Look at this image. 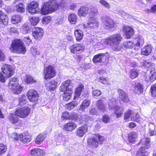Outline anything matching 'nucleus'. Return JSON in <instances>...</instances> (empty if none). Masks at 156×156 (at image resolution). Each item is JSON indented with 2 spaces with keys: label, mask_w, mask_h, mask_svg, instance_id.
<instances>
[{
  "label": "nucleus",
  "mask_w": 156,
  "mask_h": 156,
  "mask_svg": "<svg viewBox=\"0 0 156 156\" xmlns=\"http://www.w3.org/2000/svg\"><path fill=\"white\" fill-rule=\"evenodd\" d=\"M9 49L12 52L22 54H24L27 51L23 42L18 39L12 41Z\"/></svg>",
  "instance_id": "1"
},
{
  "label": "nucleus",
  "mask_w": 156,
  "mask_h": 156,
  "mask_svg": "<svg viewBox=\"0 0 156 156\" xmlns=\"http://www.w3.org/2000/svg\"><path fill=\"white\" fill-rule=\"evenodd\" d=\"M56 0H50L49 2H46L42 8L41 12L42 14L46 15L55 11L58 7Z\"/></svg>",
  "instance_id": "2"
},
{
  "label": "nucleus",
  "mask_w": 156,
  "mask_h": 156,
  "mask_svg": "<svg viewBox=\"0 0 156 156\" xmlns=\"http://www.w3.org/2000/svg\"><path fill=\"white\" fill-rule=\"evenodd\" d=\"M122 39V36L119 34H113L108 38V44L113 48H115L119 44Z\"/></svg>",
  "instance_id": "3"
},
{
  "label": "nucleus",
  "mask_w": 156,
  "mask_h": 156,
  "mask_svg": "<svg viewBox=\"0 0 156 156\" xmlns=\"http://www.w3.org/2000/svg\"><path fill=\"white\" fill-rule=\"evenodd\" d=\"M1 69L4 76L0 73V81L4 83L5 81V78L10 77L12 75L13 73L11 66L6 64L2 66Z\"/></svg>",
  "instance_id": "4"
},
{
  "label": "nucleus",
  "mask_w": 156,
  "mask_h": 156,
  "mask_svg": "<svg viewBox=\"0 0 156 156\" xmlns=\"http://www.w3.org/2000/svg\"><path fill=\"white\" fill-rule=\"evenodd\" d=\"M56 74L54 67L51 65H49L44 68V79L46 80L50 79L54 76Z\"/></svg>",
  "instance_id": "5"
},
{
  "label": "nucleus",
  "mask_w": 156,
  "mask_h": 156,
  "mask_svg": "<svg viewBox=\"0 0 156 156\" xmlns=\"http://www.w3.org/2000/svg\"><path fill=\"white\" fill-rule=\"evenodd\" d=\"M117 102L116 101H110L109 102L108 107L110 108H113L115 110L114 114L115 115V117L119 118L121 117L123 113V109L120 106H115V104Z\"/></svg>",
  "instance_id": "6"
},
{
  "label": "nucleus",
  "mask_w": 156,
  "mask_h": 156,
  "mask_svg": "<svg viewBox=\"0 0 156 156\" xmlns=\"http://www.w3.org/2000/svg\"><path fill=\"white\" fill-rule=\"evenodd\" d=\"M30 111V109L29 108L25 107L17 109L15 111V113L18 116L21 118H23L28 115Z\"/></svg>",
  "instance_id": "7"
},
{
  "label": "nucleus",
  "mask_w": 156,
  "mask_h": 156,
  "mask_svg": "<svg viewBox=\"0 0 156 156\" xmlns=\"http://www.w3.org/2000/svg\"><path fill=\"white\" fill-rule=\"evenodd\" d=\"M72 88L70 80H67L62 83L60 87V90L65 93L71 91Z\"/></svg>",
  "instance_id": "8"
},
{
  "label": "nucleus",
  "mask_w": 156,
  "mask_h": 156,
  "mask_svg": "<svg viewBox=\"0 0 156 156\" xmlns=\"http://www.w3.org/2000/svg\"><path fill=\"white\" fill-rule=\"evenodd\" d=\"M37 2L34 1L31 2L28 4L27 10L30 14H34L39 10Z\"/></svg>",
  "instance_id": "9"
},
{
  "label": "nucleus",
  "mask_w": 156,
  "mask_h": 156,
  "mask_svg": "<svg viewBox=\"0 0 156 156\" xmlns=\"http://www.w3.org/2000/svg\"><path fill=\"white\" fill-rule=\"evenodd\" d=\"M118 99L120 102L128 103L129 101V99L128 95L122 90L118 89Z\"/></svg>",
  "instance_id": "10"
},
{
  "label": "nucleus",
  "mask_w": 156,
  "mask_h": 156,
  "mask_svg": "<svg viewBox=\"0 0 156 156\" xmlns=\"http://www.w3.org/2000/svg\"><path fill=\"white\" fill-rule=\"evenodd\" d=\"M122 30L124 32L126 38L127 39H130L134 34V29L130 26H124Z\"/></svg>",
  "instance_id": "11"
},
{
  "label": "nucleus",
  "mask_w": 156,
  "mask_h": 156,
  "mask_svg": "<svg viewBox=\"0 0 156 156\" xmlns=\"http://www.w3.org/2000/svg\"><path fill=\"white\" fill-rule=\"evenodd\" d=\"M69 48L72 53L74 54H78L83 51L84 47L80 44H76L71 46Z\"/></svg>",
  "instance_id": "12"
},
{
  "label": "nucleus",
  "mask_w": 156,
  "mask_h": 156,
  "mask_svg": "<svg viewBox=\"0 0 156 156\" xmlns=\"http://www.w3.org/2000/svg\"><path fill=\"white\" fill-rule=\"evenodd\" d=\"M44 31L41 28L34 27L32 30V34L36 39L41 38L43 35Z\"/></svg>",
  "instance_id": "13"
},
{
  "label": "nucleus",
  "mask_w": 156,
  "mask_h": 156,
  "mask_svg": "<svg viewBox=\"0 0 156 156\" xmlns=\"http://www.w3.org/2000/svg\"><path fill=\"white\" fill-rule=\"evenodd\" d=\"M27 97L30 101L34 102L37 101L38 95L37 92L34 90H29L27 94Z\"/></svg>",
  "instance_id": "14"
},
{
  "label": "nucleus",
  "mask_w": 156,
  "mask_h": 156,
  "mask_svg": "<svg viewBox=\"0 0 156 156\" xmlns=\"http://www.w3.org/2000/svg\"><path fill=\"white\" fill-rule=\"evenodd\" d=\"M83 26L84 28L87 27L94 28L97 27L98 26L97 20L94 18L90 17L89 20L87 27L84 24H83Z\"/></svg>",
  "instance_id": "15"
},
{
  "label": "nucleus",
  "mask_w": 156,
  "mask_h": 156,
  "mask_svg": "<svg viewBox=\"0 0 156 156\" xmlns=\"http://www.w3.org/2000/svg\"><path fill=\"white\" fill-rule=\"evenodd\" d=\"M133 43L134 45V49H138L141 46L144 44V41L143 38L137 37L135 38Z\"/></svg>",
  "instance_id": "16"
},
{
  "label": "nucleus",
  "mask_w": 156,
  "mask_h": 156,
  "mask_svg": "<svg viewBox=\"0 0 156 156\" xmlns=\"http://www.w3.org/2000/svg\"><path fill=\"white\" fill-rule=\"evenodd\" d=\"M105 59V57L104 53H100L95 55L93 58V62L95 64L104 62Z\"/></svg>",
  "instance_id": "17"
},
{
  "label": "nucleus",
  "mask_w": 156,
  "mask_h": 156,
  "mask_svg": "<svg viewBox=\"0 0 156 156\" xmlns=\"http://www.w3.org/2000/svg\"><path fill=\"white\" fill-rule=\"evenodd\" d=\"M87 131V128L85 126L79 127L76 130V135L79 137H82L85 134Z\"/></svg>",
  "instance_id": "18"
},
{
  "label": "nucleus",
  "mask_w": 156,
  "mask_h": 156,
  "mask_svg": "<svg viewBox=\"0 0 156 156\" xmlns=\"http://www.w3.org/2000/svg\"><path fill=\"white\" fill-rule=\"evenodd\" d=\"M137 137V134L135 131L130 132L128 136V142L131 144H134Z\"/></svg>",
  "instance_id": "19"
},
{
  "label": "nucleus",
  "mask_w": 156,
  "mask_h": 156,
  "mask_svg": "<svg viewBox=\"0 0 156 156\" xmlns=\"http://www.w3.org/2000/svg\"><path fill=\"white\" fill-rule=\"evenodd\" d=\"M87 142L89 147L92 148L97 147L98 144V140H97L96 137L89 139Z\"/></svg>",
  "instance_id": "20"
},
{
  "label": "nucleus",
  "mask_w": 156,
  "mask_h": 156,
  "mask_svg": "<svg viewBox=\"0 0 156 156\" xmlns=\"http://www.w3.org/2000/svg\"><path fill=\"white\" fill-rule=\"evenodd\" d=\"M77 124L74 122H69L65 124L64 126V129L66 131H72L77 127Z\"/></svg>",
  "instance_id": "21"
},
{
  "label": "nucleus",
  "mask_w": 156,
  "mask_h": 156,
  "mask_svg": "<svg viewBox=\"0 0 156 156\" xmlns=\"http://www.w3.org/2000/svg\"><path fill=\"white\" fill-rule=\"evenodd\" d=\"M30 154L34 156H43L45 154L44 151L39 148H35L31 150Z\"/></svg>",
  "instance_id": "22"
},
{
  "label": "nucleus",
  "mask_w": 156,
  "mask_h": 156,
  "mask_svg": "<svg viewBox=\"0 0 156 156\" xmlns=\"http://www.w3.org/2000/svg\"><path fill=\"white\" fill-rule=\"evenodd\" d=\"M152 51L151 48L149 45L144 47L141 50V54L147 56L150 55Z\"/></svg>",
  "instance_id": "23"
},
{
  "label": "nucleus",
  "mask_w": 156,
  "mask_h": 156,
  "mask_svg": "<svg viewBox=\"0 0 156 156\" xmlns=\"http://www.w3.org/2000/svg\"><path fill=\"white\" fill-rule=\"evenodd\" d=\"M20 138L23 143H25L29 142L31 140V136L28 133H23L19 135Z\"/></svg>",
  "instance_id": "24"
},
{
  "label": "nucleus",
  "mask_w": 156,
  "mask_h": 156,
  "mask_svg": "<svg viewBox=\"0 0 156 156\" xmlns=\"http://www.w3.org/2000/svg\"><path fill=\"white\" fill-rule=\"evenodd\" d=\"M145 148L143 147H140L137 151L136 156H149L147 150H145Z\"/></svg>",
  "instance_id": "25"
},
{
  "label": "nucleus",
  "mask_w": 156,
  "mask_h": 156,
  "mask_svg": "<svg viewBox=\"0 0 156 156\" xmlns=\"http://www.w3.org/2000/svg\"><path fill=\"white\" fill-rule=\"evenodd\" d=\"M18 81L16 78H13L10 79L9 81L8 87L10 89H14L18 85Z\"/></svg>",
  "instance_id": "26"
},
{
  "label": "nucleus",
  "mask_w": 156,
  "mask_h": 156,
  "mask_svg": "<svg viewBox=\"0 0 156 156\" xmlns=\"http://www.w3.org/2000/svg\"><path fill=\"white\" fill-rule=\"evenodd\" d=\"M89 12V8L87 7H82L79 10L78 13L80 16H85Z\"/></svg>",
  "instance_id": "27"
},
{
  "label": "nucleus",
  "mask_w": 156,
  "mask_h": 156,
  "mask_svg": "<svg viewBox=\"0 0 156 156\" xmlns=\"http://www.w3.org/2000/svg\"><path fill=\"white\" fill-rule=\"evenodd\" d=\"M8 17L7 16L0 11V23L6 25L8 23Z\"/></svg>",
  "instance_id": "28"
},
{
  "label": "nucleus",
  "mask_w": 156,
  "mask_h": 156,
  "mask_svg": "<svg viewBox=\"0 0 156 156\" xmlns=\"http://www.w3.org/2000/svg\"><path fill=\"white\" fill-rule=\"evenodd\" d=\"M90 104V101L89 100H83L80 105L79 110L81 112L84 111L89 106Z\"/></svg>",
  "instance_id": "29"
},
{
  "label": "nucleus",
  "mask_w": 156,
  "mask_h": 156,
  "mask_svg": "<svg viewBox=\"0 0 156 156\" xmlns=\"http://www.w3.org/2000/svg\"><path fill=\"white\" fill-rule=\"evenodd\" d=\"M96 105L98 109L102 112H104L106 110V105L101 100L98 101L97 102Z\"/></svg>",
  "instance_id": "30"
},
{
  "label": "nucleus",
  "mask_w": 156,
  "mask_h": 156,
  "mask_svg": "<svg viewBox=\"0 0 156 156\" xmlns=\"http://www.w3.org/2000/svg\"><path fill=\"white\" fill-rule=\"evenodd\" d=\"M139 73L138 70L136 69H133L130 70L129 76L132 79H134L138 76Z\"/></svg>",
  "instance_id": "31"
},
{
  "label": "nucleus",
  "mask_w": 156,
  "mask_h": 156,
  "mask_svg": "<svg viewBox=\"0 0 156 156\" xmlns=\"http://www.w3.org/2000/svg\"><path fill=\"white\" fill-rule=\"evenodd\" d=\"M16 115L13 114H10L8 116L9 121L13 124L16 123L18 120V118Z\"/></svg>",
  "instance_id": "32"
},
{
  "label": "nucleus",
  "mask_w": 156,
  "mask_h": 156,
  "mask_svg": "<svg viewBox=\"0 0 156 156\" xmlns=\"http://www.w3.org/2000/svg\"><path fill=\"white\" fill-rule=\"evenodd\" d=\"M122 47L124 49H132L134 48L133 43L131 41H125L123 43Z\"/></svg>",
  "instance_id": "33"
},
{
  "label": "nucleus",
  "mask_w": 156,
  "mask_h": 156,
  "mask_svg": "<svg viewBox=\"0 0 156 156\" xmlns=\"http://www.w3.org/2000/svg\"><path fill=\"white\" fill-rule=\"evenodd\" d=\"M84 90V88L83 85L80 84L78 85L75 90V97L79 96L81 92L83 91Z\"/></svg>",
  "instance_id": "34"
},
{
  "label": "nucleus",
  "mask_w": 156,
  "mask_h": 156,
  "mask_svg": "<svg viewBox=\"0 0 156 156\" xmlns=\"http://www.w3.org/2000/svg\"><path fill=\"white\" fill-rule=\"evenodd\" d=\"M75 36L77 41H80L82 39L83 34L82 31L80 30H76L74 32Z\"/></svg>",
  "instance_id": "35"
},
{
  "label": "nucleus",
  "mask_w": 156,
  "mask_h": 156,
  "mask_svg": "<svg viewBox=\"0 0 156 156\" xmlns=\"http://www.w3.org/2000/svg\"><path fill=\"white\" fill-rule=\"evenodd\" d=\"M21 16L19 15H14L12 16L11 21L13 24H18L21 22Z\"/></svg>",
  "instance_id": "36"
},
{
  "label": "nucleus",
  "mask_w": 156,
  "mask_h": 156,
  "mask_svg": "<svg viewBox=\"0 0 156 156\" xmlns=\"http://www.w3.org/2000/svg\"><path fill=\"white\" fill-rule=\"evenodd\" d=\"M14 9L17 12L22 13L25 10L23 5L22 3H19L15 6Z\"/></svg>",
  "instance_id": "37"
},
{
  "label": "nucleus",
  "mask_w": 156,
  "mask_h": 156,
  "mask_svg": "<svg viewBox=\"0 0 156 156\" xmlns=\"http://www.w3.org/2000/svg\"><path fill=\"white\" fill-rule=\"evenodd\" d=\"M149 80L151 82H153L156 80V70H151L150 72Z\"/></svg>",
  "instance_id": "38"
},
{
  "label": "nucleus",
  "mask_w": 156,
  "mask_h": 156,
  "mask_svg": "<svg viewBox=\"0 0 156 156\" xmlns=\"http://www.w3.org/2000/svg\"><path fill=\"white\" fill-rule=\"evenodd\" d=\"M69 21L71 23H75L77 19V16L74 14H70L68 17Z\"/></svg>",
  "instance_id": "39"
},
{
  "label": "nucleus",
  "mask_w": 156,
  "mask_h": 156,
  "mask_svg": "<svg viewBox=\"0 0 156 156\" xmlns=\"http://www.w3.org/2000/svg\"><path fill=\"white\" fill-rule=\"evenodd\" d=\"M151 138L149 137H147L145 138V141L144 142V146L141 147L145 148V150H147L151 147L150 143L151 142Z\"/></svg>",
  "instance_id": "40"
},
{
  "label": "nucleus",
  "mask_w": 156,
  "mask_h": 156,
  "mask_svg": "<svg viewBox=\"0 0 156 156\" xmlns=\"http://www.w3.org/2000/svg\"><path fill=\"white\" fill-rule=\"evenodd\" d=\"M150 91L151 96L153 98H155L156 97V83L151 86Z\"/></svg>",
  "instance_id": "41"
},
{
  "label": "nucleus",
  "mask_w": 156,
  "mask_h": 156,
  "mask_svg": "<svg viewBox=\"0 0 156 156\" xmlns=\"http://www.w3.org/2000/svg\"><path fill=\"white\" fill-rule=\"evenodd\" d=\"M45 138V135L40 134L36 138L35 140V143L37 144H39L44 140Z\"/></svg>",
  "instance_id": "42"
},
{
  "label": "nucleus",
  "mask_w": 156,
  "mask_h": 156,
  "mask_svg": "<svg viewBox=\"0 0 156 156\" xmlns=\"http://www.w3.org/2000/svg\"><path fill=\"white\" fill-rule=\"evenodd\" d=\"M25 81L27 83H33L36 82V80H35L32 76L29 75H27L26 76Z\"/></svg>",
  "instance_id": "43"
},
{
  "label": "nucleus",
  "mask_w": 156,
  "mask_h": 156,
  "mask_svg": "<svg viewBox=\"0 0 156 156\" xmlns=\"http://www.w3.org/2000/svg\"><path fill=\"white\" fill-rule=\"evenodd\" d=\"M12 91L13 92L16 94H19L20 93L22 90V87L18 85L16 87H15L14 89H11Z\"/></svg>",
  "instance_id": "44"
},
{
  "label": "nucleus",
  "mask_w": 156,
  "mask_h": 156,
  "mask_svg": "<svg viewBox=\"0 0 156 156\" xmlns=\"http://www.w3.org/2000/svg\"><path fill=\"white\" fill-rule=\"evenodd\" d=\"M77 103L75 101H73L67 104L66 105V108L67 109L70 110L73 108L77 105Z\"/></svg>",
  "instance_id": "45"
},
{
  "label": "nucleus",
  "mask_w": 156,
  "mask_h": 156,
  "mask_svg": "<svg viewBox=\"0 0 156 156\" xmlns=\"http://www.w3.org/2000/svg\"><path fill=\"white\" fill-rule=\"evenodd\" d=\"M28 29L27 25L26 24H24L23 25L21 28V32L23 34H28L30 32Z\"/></svg>",
  "instance_id": "46"
},
{
  "label": "nucleus",
  "mask_w": 156,
  "mask_h": 156,
  "mask_svg": "<svg viewBox=\"0 0 156 156\" xmlns=\"http://www.w3.org/2000/svg\"><path fill=\"white\" fill-rule=\"evenodd\" d=\"M31 24L33 26L36 25L39 21V18L38 17H32L30 19Z\"/></svg>",
  "instance_id": "47"
},
{
  "label": "nucleus",
  "mask_w": 156,
  "mask_h": 156,
  "mask_svg": "<svg viewBox=\"0 0 156 156\" xmlns=\"http://www.w3.org/2000/svg\"><path fill=\"white\" fill-rule=\"evenodd\" d=\"M115 22L112 19H108V28L109 29H112L115 27Z\"/></svg>",
  "instance_id": "48"
},
{
  "label": "nucleus",
  "mask_w": 156,
  "mask_h": 156,
  "mask_svg": "<svg viewBox=\"0 0 156 156\" xmlns=\"http://www.w3.org/2000/svg\"><path fill=\"white\" fill-rule=\"evenodd\" d=\"M72 91L69 92H66L64 93L63 96V99L64 101H67L69 100L70 98L71 95Z\"/></svg>",
  "instance_id": "49"
},
{
  "label": "nucleus",
  "mask_w": 156,
  "mask_h": 156,
  "mask_svg": "<svg viewBox=\"0 0 156 156\" xmlns=\"http://www.w3.org/2000/svg\"><path fill=\"white\" fill-rule=\"evenodd\" d=\"M7 150V146L2 144H0V155L5 153Z\"/></svg>",
  "instance_id": "50"
},
{
  "label": "nucleus",
  "mask_w": 156,
  "mask_h": 156,
  "mask_svg": "<svg viewBox=\"0 0 156 156\" xmlns=\"http://www.w3.org/2000/svg\"><path fill=\"white\" fill-rule=\"evenodd\" d=\"M135 88H137L138 90L139 91L140 93H142L143 91V85L140 83H136L134 86Z\"/></svg>",
  "instance_id": "51"
},
{
  "label": "nucleus",
  "mask_w": 156,
  "mask_h": 156,
  "mask_svg": "<svg viewBox=\"0 0 156 156\" xmlns=\"http://www.w3.org/2000/svg\"><path fill=\"white\" fill-rule=\"evenodd\" d=\"M26 97L25 95H23L22 96L19 98V101L20 105H22L25 104L26 102Z\"/></svg>",
  "instance_id": "52"
},
{
  "label": "nucleus",
  "mask_w": 156,
  "mask_h": 156,
  "mask_svg": "<svg viewBox=\"0 0 156 156\" xmlns=\"http://www.w3.org/2000/svg\"><path fill=\"white\" fill-rule=\"evenodd\" d=\"M70 119L69 113L67 112H64L62 114V120H66Z\"/></svg>",
  "instance_id": "53"
},
{
  "label": "nucleus",
  "mask_w": 156,
  "mask_h": 156,
  "mask_svg": "<svg viewBox=\"0 0 156 156\" xmlns=\"http://www.w3.org/2000/svg\"><path fill=\"white\" fill-rule=\"evenodd\" d=\"M51 21V17L49 16H45L42 19V23L43 24H47Z\"/></svg>",
  "instance_id": "54"
},
{
  "label": "nucleus",
  "mask_w": 156,
  "mask_h": 156,
  "mask_svg": "<svg viewBox=\"0 0 156 156\" xmlns=\"http://www.w3.org/2000/svg\"><path fill=\"white\" fill-rule=\"evenodd\" d=\"M132 111L130 110H129L126 112L124 114V119H127L132 114Z\"/></svg>",
  "instance_id": "55"
},
{
  "label": "nucleus",
  "mask_w": 156,
  "mask_h": 156,
  "mask_svg": "<svg viewBox=\"0 0 156 156\" xmlns=\"http://www.w3.org/2000/svg\"><path fill=\"white\" fill-rule=\"evenodd\" d=\"M31 52L33 56L39 55L40 54L39 51L37 48L32 47L31 49Z\"/></svg>",
  "instance_id": "56"
},
{
  "label": "nucleus",
  "mask_w": 156,
  "mask_h": 156,
  "mask_svg": "<svg viewBox=\"0 0 156 156\" xmlns=\"http://www.w3.org/2000/svg\"><path fill=\"white\" fill-rule=\"evenodd\" d=\"M89 116L87 115H84L81 116L80 119V120L81 121V123H84V122L86 121L87 120L89 119Z\"/></svg>",
  "instance_id": "57"
},
{
  "label": "nucleus",
  "mask_w": 156,
  "mask_h": 156,
  "mask_svg": "<svg viewBox=\"0 0 156 156\" xmlns=\"http://www.w3.org/2000/svg\"><path fill=\"white\" fill-rule=\"evenodd\" d=\"M23 39V41L28 45L32 43V40L29 36L24 37Z\"/></svg>",
  "instance_id": "58"
},
{
  "label": "nucleus",
  "mask_w": 156,
  "mask_h": 156,
  "mask_svg": "<svg viewBox=\"0 0 156 156\" xmlns=\"http://www.w3.org/2000/svg\"><path fill=\"white\" fill-rule=\"evenodd\" d=\"M95 137L97 138V140H99V141H98L99 144H101L105 139L104 136L98 135Z\"/></svg>",
  "instance_id": "59"
},
{
  "label": "nucleus",
  "mask_w": 156,
  "mask_h": 156,
  "mask_svg": "<svg viewBox=\"0 0 156 156\" xmlns=\"http://www.w3.org/2000/svg\"><path fill=\"white\" fill-rule=\"evenodd\" d=\"M147 12H152L155 13L156 12V4L153 5L150 8V9H147Z\"/></svg>",
  "instance_id": "60"
},
{
  "label": "nucleus",
  "mask_w": 156,
  "mask_h": 156,
  "mask_svg": "<svg viewBox=\"0 0 156 156\" xmlns=\"http://www.w3.org/2000/svg\"><path fill=\"white\" fill-rule=\"evenodd\" d=\"M89 14L91 15H96L98 14V11L96 8H92L89 9Z\"/></svg>",
  "instance_id": "61"
},
{
  "label": "nucleus",
  "mask_w": 156,
  "mask_h": 156,
  "mask_svg": "<svg viewBox=\"0 0 156 156\" xmlns=\"http://www.w3.org/2000/svg\"><path fill=\"white\" fill-rule=\"evenodd\" d=\"M93 95L95 96H98L101 94V92L99 90H94L93 91Z\"/></svg>",
  "instance_id": "62"
},
{
  "label": "nucleus",
  "mask_w": 156,
  "mask_h": 156,
  "mask_svg": "<svg viewBox=\"0 0 156 156\" xmlns=\"http://www.w3.org/2000/svg\"><path fill=\"white\" fill-rule=\"evenodd\" d=\"M99 81L101 83L103 84H106L107 83V81L106 79L103 76L100 77L99 79Z\"/></svg>",
  "instance_id": "63"
},
{
  "label": "nucleus",
  "mask_w": 156,
  "mask_h": 156,
  "mask_svg": "<svg viewBox=\"0 0 156 156\" xmlns=\"http://www.w3.org/2000/svg\"><path fill=\"white\" fill-rule=\"evenodd\" d=\"M5 59V57L4 53L0 50V61H4Z\"/></svg>",
  "instance_id": "64"
}]
</instances>
